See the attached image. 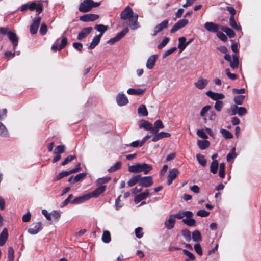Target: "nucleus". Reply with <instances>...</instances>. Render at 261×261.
<instances>
[{"label": "nucleus", "mask_w": 261, "mask_h": 261, "mask_svg": "<svg viewBox=\"0 0 261 261\" xmlns=\"http://www.w3.org/2000/svg\"><path fill=\"white\" fill-rule=\"evenodd\" d=\"M152 169V166L146 163H137L128 167V171L132 173L143 172L147 174Z\"/></svg>", "instance_id": "nucleus-1"}, {"label": "nucleus", "mask_w": 261, "mask_h": 261, "mask_svg": "<svg viewBox=\"0 0 261 261\" xmlns=\"http://www.w3.org/2000/svg\"><path fill=\"white\" fill-rule=\"evenodd\" d=\"M99 5V2H94L93 0H84L80 4L79 10L81 12L86 13L90 11L92 8L97 7Z\"/></svg>", "instance_id": "nucleus-2"}, {"label": "nucleus", "mask_w": 261, "mask_h": 261, "mask_svg": "<svg viewBox=\"0 0 261 261\" xmlns=\"http://www.w3.org/2000/svg\"><path fill=\"white\" fill-rule=\"evenodd\" d=\"M129 31L127 27L125 28L122 31L119 32L116 36L110 39L107 41V43L113 44L116 42L120 40L123 36H124Z\"/></svg>", "instance_id": "nucleus-3"}, {"label": "nucleus", "mask_w": 261, "mask_h": 261, "mask_svg": "<svg viewBox=\"0 0 261 261\" xmlns=\"http://www.w3.org/2000/svg\"><path fill=\"white\" fill-rule=\"evenodd\" d=\"M42 229V224L41 222L33 223L28 229V232L32 235L38 233Z\"/></svg>", "instance_id": "nucleus-4"}, {"label": "nucleus", "mask_w": 261, "mask_h": 261, "mask_svg": "<svg viewBox=\"0 0 261 261\" xmlns=\"http://www.w3.org/2000/svg\"><path fill=\"white\" fill-rule=\"evenodd\" d=\"M138 15L137 13H135L134 15L128 18L129 26L133 30H135L140 27L138 22Z\"/></svg>", "instance_id": "nucleus-5"}, {"label": "nucleus", "mask_w": 261, "mask_h": 261, "mask_svg": "<svg viewBox=\"0 0 261 261\" xmlns=\"http://www.w3.org/2000/svg\"><path fill=\"white\" fill-rule=\"evenodd\" d=\"M188 23V20L186 19H182L179 20L176 22L170 30L171 33H174L177 31L178 30L182 28Z\"/></svg>", "instance_id": "nucleus-6"}, {"label": "nucleus", "mask_w": 261, "mask_h": 261, "mask_svg": "<svg viewBox=\"0 0 261 261\" xmlns=\"http://www.w3.org/2000/svg\"><path fill=\"white\" fill-rule=\"evenodd\" d=\"M168 20H165L156 25L154 28L153 33L152 35L155 36L157 35L158 33L161 32L163 29L167 28L168 25Z\"/></svg>", "instance_id": "nucleus-7"}, {"label": "nucleus", "mask_w": 261, "mask_h": 261, "mask_svg": "<svg viewBox=\"0 0 261 261\" xmlns=\"http://www.w3.org/2000/svg\"><path fill=\"white\" fill-rule=\"evenodd\" d=\"M153 179L151 176L142 177L139 186L145 188L149 187L153 185Z\"/></svg>", "instance_id": "nucleus-8"}, {"label": "nucleus", "mask_w": 261, "mask_h": 261, "mask_svg": "<svg viewBox=\"0 0 261 261\" xmlns=\"http://www.w3.org/2000/svg\"><path fill=\"white\" fill-rule=\"evenodd\" d=\"M41 21V18L40 17L34 18L33 22L30 25V33L34 35L35 34L38 29L39 25Z\"/></svg>", "instance_id": "nucleus-9"}, {"label": "nucleus", "mask_w": 261, "mask_h": 261, "mask_svg": "<svg viewBox=\"0 0 261 261\" xmlns=\"http://www.w3.org/2000/svg\"><path fill=\"white\" fill-rule=\"evenodd\" d=\"M132 9L129 6H127L120 14V18L123 20H126L134 15Z\"/></svg>", "instance_id": "nucleus-10"}, {"label": "nucleus", "mask_w": 261, "mask_h": 261, "mask_svg": "<svg viewBox=\"0 0 261 261\" xmlns=\"http://www.w3.org/2000/svg\"><path fill=\"white\" fill-rule=\"evenodd\" d=\"M99 18V15L94 14H87L80 17V20L83 22L93 21Z\"/></svg>", "instance_id": "nucleus-11"}, {"label": "nucleus", "mask_w": 261, "mask_h": 261, "mask_svg": "<svg viewBox=\"0 0 261 261\" xmlns=\"http://www.w3.org/2000/svg\"><path fill=\"white\" fill-rule=\"evenodd\" d=\"M90 199H91V198L88 193L74 198L71 201V203L79 204L88 200Z\"/></svg>", "instance_id": "nucleus-12"}, {"label": "nucleus", "mask_w": 261, "mask_h": 261, "mask_svg": "<svg viewBox=\"0 0 261 261\" xmlns=\"http://www.w3.org/2000/svg\"><path fill=\"white\" fill-rule=\"evenodd\" d=\"M208 83L207 79L202 77L198 79L197 81L194 83V86L198 89L201 90L205 88Z\"/></svg>", "instance_id": "nucleus-13"}, {"label": "nucleus", "mask_w": 261, "mask_h": 261, "mask_svg": "<svg viewBox=\"0 0 261 261\" xmlns=\"http://www.w3.org/2000/svg\"><path fill=\"white\" fill-rule=\"evenodd\" d=\"M204 26L207 31L213 33H217L220 29L217 24L212 22H206L204 23Z\"/></svg>", "instance_id": "nucleus-14"}, {"label": "nucleus", "mask_w": 261, "mask_h": 261, "mask_svg": "<svg viewBox=\"0 0 261 261\" xmlns=\"http://www.w3.org/2000/svg\"><path fill=\"white\" fill-rule=\"evenodd\" d=\"M206 95L210 97L211 99L216 101H219L220 99H223L225 98V96L222 93H215L212 91H207Z\"/></svg>", "instance_id": "nucleus-15"}, {"label": "nucleus", "mask_w": 261, "mask_h": 261, "mask_svg": "<svg viewBox=\"0 0 261 261\" xmlns=\"http://www.w3.org/2000/svg\"><path fill=\"white\" fill-rule=\"evenodd\" d=\"M116 101L119 106H123L128 103V100L124 94L120 93L116 97Z\"/></svg>", "instance_id": "nucleus-16"}, {"label": "nucleus", "mask_w": 261, "mask_h": 261, "mask_svg": "<svg viewBox=\"0 0 261 261\" xmlns=\"http://www.w3.org/2000/svg\"><path fill=\"white\" fill-rule=\"evenodd\" d=\"M93 30V28L91 27L84 28L79 33L77 38L79 40H81L85 38L87 35L90 34Z\"/></svg>", "instance_id": "nucleus-17"}, {"label": "nucleus", "mask_w": 261, "mask_h": 261, "mask_svg": "<svg viewBox=\"0 0 261 261\" xmlns=\"http://www.w3.org/2000/svg\"><path fill=\"white\" fill-rule=\"evenodd\" d=\"M106 189V186H101L96 188L93 191L89 193L90 198H96L98 197L101 194L103 193Z\"/></svg>", "instance_id": "nucleus-18"}, {"label": "nucleus", "mask_w": 261, "mask_h": 261, "mask_svg": "<svg viewBox=\"0 0 261 261\" xmlns=\"http://www.w3.org/2000/svg\"><path fill=\"white\" fill-rule=\"evenodd\" d=\"M158 57V55L150 56L147 60L146 67L148 69H152L155 64L156 59Z\"/></svg>", "instance_id": "nucleus-19"}, {"label": "nucleus", "mask_w": 261, "mask_h": 261, "mask_svg": "<svg viewBox=\"0 0 261 261\" xmlns=\"http://www.w3.org/2000/svg\"><path fill=\"white\" fill-rule=\"evenodd\" d=\"M150 194L148 190H145L144 192L137 195L134 198L135 203H138L142 200L145 199Z\"/></svg>", "instance_id": "nucleus-20"}, {"label": "nucleus", "mask_w": 261, "mask_h": 261, "mask_svg": "<svg viewBox=\"0 0 261 261\" xmlns=\"http://www.w3.org/2000/svg\"><path fill=\"white\" fill-rule=\"evenodd\" d=\"M153 134L154 135L152 139L153 142H156L162 138H168L171 136L170 133L165 132H161L160 133L158 132L156 134Z\"/></svg>", "instance_id": "nucleus-21"}, {"label": "nucleus", "mask_w": 261, "mask_h": 261, "mask_svg": "<svg viewBox=\"0 0 261 261\" xmlns=\"http://www.w3.org/2000/svg\"><path fill=\"white\" fill-rule=\"evenodd\" d=\"M173 215H174V218L176 219L177 218L178 219H181L184 218V217H186L188 218L189 217H193V213L189 211H182V212H179L176 214H172Z\"/></svg>", "instance_id": "nucleus-22"}, {"label": "nucleus", "mask_w": 261, "mask_h": 261, "mask_svg": "<svg viewBox=\"0 0 261 261\" xmlns=\"http://www.w3.org/2000/svg\"><path fill=\"white\" fill-rule=\"evenodd\" d=\"M175 222L176 219L174 218V215L172 214L169 216L168 220L165 222V226L167 229L170 230L174 227Z\"/></svg>", "instance_id": "nucleus-23"}, {"label": "nucleus", "mask_w": 261, "mask_h": 261, "mask_svg": "<svg viewBox=\"0 0 261 261\" xmlns=\"http://www.w3.org/2000/svg\"><path fill=\"white\" fill-rule=\"evenodd\" d=\"M179 171L176 168H173L169 171L168 185H170L172 184L173 180L175 179L178 174Z\"/></svg>", "instance_id": "nucleus-24"}, {"label": "nucleus", "mask_w": 261, "mask_h": 261, "mask_svg": "<svg viewBox=\"0 0 261 261\" xmlns=\"http://www.w3.org/2000/svg\"><path fill=\"white\" fill-rule=\"evenodd\" d=\"M7 35L9 40L13 44V49H15L18 44V37L16 34L13 32L8 31Z\"/></svg>", "instance_id": "nucleus-25"}, {"label": "nucleus", "mask_w": 261, "mask_h": 261, "mask_svg": "<svg viewBox=\"0 0 261 261\" xmlns=\"http://www.w3.org/2000/svg\"><path fill=\"white\" fill-rule=\"evenodd\" d=\"M139 128H143L145 130H149L152 133V124L146 120H141L139 124Z\"/></svg>", "instance_id": "nucleus-26"}, {"label": "nucleus", "mask_w": 261, "mask_h": 261, "mask_svg": "<svg viewBox=\"0 0 261 261\" xmlns=\"http://www.w3.org/2000/svg\"><path fill=\"white\" fill-rule=\"evenodd\" d=\"M164 125L160 120H158L154 123V126L152 125V134H156L160 129H163Z\"/></svg>", "instance_id": "nucleus-27"}, {"label": "nucleus", "mask_w": 261, "mask_h": 261, "mask_svg": "<svg viewBox=\"0 0 261 261\" xmlns=\"http://www.w3.org/2000/svg\"><path fill=\"white\" fill-rule=\"evenodd\" d=\"M8 237V233L7 229L5 228L3 230L0 234V246H3L7 241Z\"/></svg>", "instance_id": "nucleus-28"}, {"label": "nucleus", "mask_w": 261, "mask_h": 261, "mask_svg": "<svg viewBox=\"0 0 261 261\" xmlns=\"http://www.w3.org/2000/svg\"><path fill=\"white\" fill-rule=\"evenodd\" d=\"M141 179V175L140 174L133 176L128 181V185L129 187H133L137 183L140 181Z\"/></svg>", "instance_id": "nucleus-29"}, {"label": "nucleus", "mask_w": 261, "mask_h": 261, "mask_svg": "<svg viewBox=\"0 0 261 261\" xmlns=\"http://www.w3.org/2000/svg\"><path fill=\"white\" fill-rule=\"evenodd\" d=\"M186 38L185 37H181L178 39V48L180 51H183L187 47Z\"/></svg>", "instance_id": "nucleus-30"}, {"label": "nucleus", "mask_w": 261, "mask_h": 261, "mask_svg": "<svg viewBox=\"0 0 261 261\" xmlns=\"http://www.w3.org/2000/svg\"><path fill=\"white\" fill-rule=\"evenodd\" d=\"M101 38V35H98L95 36L92 42H91L89 46V48L90 49H93L95 48L99 43L100 40Z\"/></svg>", "instance_id": "nucleus-31"}, {"label": "nucleus", "mask_w": 261, "mask_h": 261, "mask_svg": "<svg viewBox=\"0 0 261 261\" xmlns=\"http://www.w3.org/2000/svg\"><path fill=\"white\" fill-rule=\"evenodd\" d=\"M232 59L229 62L230 66L233 69H237L239 66V58L236 55H232Z\"/></svg>", "instance_id": "nucleus-32"}, {"label": "nucleus", "mask_w": 261, "mask_h": 261, "mask_svg": "<svg viewBox=\"0 0 261 261\" xmlns=\"http://www.w3.org/2000/svg\"><path fill=\"white\" fill-rule=\"evenodd\" d=\"M210 145L208 141L204 140H198L197 145L200 149L204 150L207 148Z\"/></svg>", "instance_id": "nucleus-33"}, {"label": "nucleus", "mask_w": 261, "mask_h": 261, "mask_svg": "<svg viewBox=\"0 0 261 261\" xmlns=\"http://www.w3.org/2000/svg\"><path fill=\"white\" fill-rule=\"evenodd\" d=\"M138 114L139 115L142 116H146L148 115V111L144 105L142 104L138 108Z\"/></svg>", "instance_id": "nucleus-34"}, {"label": "nucleus", "mask_w": 261, "mask_h": 261, "mask_svg": "<svg viewBox=\"0 0 261 261\" xmlns=\"http://www.w3.org/2000/svg\"><path fill=\"white\" fill-rule=\"evenodd\" d=\"M144 92V90L141 89L129 88L127 91V93L129 95H139L143 94Z\"/></svg>", "instance_id": "nucleus-35"}, {"label": "nucleus", "mask_w": 261, "mask_h": 261, "mask_svg": "<svg viewBox=\"0 0 261 261\" xmlns=\"http://www.w3.org/2000/svg\"><path fill=\"white\" fill-rule=\"evenodd\" d=\"M101 240L105 243H108L111 241V235L109 231L103 230Z\"/></svg>", "instance_id": "nucleus-36"}, {"label": "nucleus", "mask_w": 261, "mask_h": 261, "mask_svg": "<svg viewBox=\"0 0 261 261\" xmlns=\"http://www.w3.org/2000/svg\"><path fill=\"white\" fill-rule=\"evenodd\" d=\"M182 221L188 226H194L196 224V221L192 217H186V218L183 219Z\"/></svg>", "instance_id": "nucleus-37"}, {"label": "nucleus", "mask_w": 261, "mask_h": 261, "mask_svg": "<svg viewBox=\"0 0 261 261\" xmlns=\"http://www.w3.org/2000/svg\"><path fill=\"white\" fill-rule=\"evenodd\" d=\"M221 29L223 31L225 32L230 38H232L235 36V32L230 28L227 27H222Z\"/></svg>", "instance_id": "nucleus-38"}, {"label": "nucleus", "mask_w": 261, "mask_h": 261, "mask_svg": "<svg viewBox=\"0 0 261 261\" xmlns=\"http://www.w3.org/2000/svg\"><path fill=\"white\" fill-rule=\"evenodd\" d=\"M94 28L95 30L100 33L99 35H101V37L103 34L108 30V26L104 25L103 24H98L96 25Z\"/></svg>", "instance_id": "nucleus-39"}, {"label": "nucleus", "mask_w": 261, "mask_h": 261, "mask_svg": "<svg viewBox=\"0 0 261 261\" xmlns=\"http://www.w3.org/2000/svg\"><path fill=\"white\" fill-rule=\"evenodd\" d=\"M218 166L219 164L217 160L213 161L210 166L211 172L213 174H216L218 171Z\"/></svg>", "instance_id": "nucleus-40"}, {"label": "nucleus", "mask_w": 261, "mask_h": 261, "mask_svg": "<svg viewBox=\"0 0 261 261\" xmlns=\"http://www.w3.org/2000/svg\"><path fill=\"white\" fill-rule=\"evenodd\" d=\"M237 156V154L236 152V148L233 147L230 152L227 155L226 160L229 162L231 160H233Z\"/></svg>", "instance_id": "nucleus-41"}, {"label": "nucleus", "mask_w": 261, "mask_h": 261, "mask_svg": "<svg viewBox=\"0 0 261 261\" xmlns=\"http://www.w3.org/2000/svg\"><path fill=\"white\" fill-rule=\"evenodd\" d=\"M220 132L223 137L225 139H231L233 137L232 134L227 129L221 128Z\"/></svg>", "instance_id": "nucleus-42"}, {"label": "nucleus", "mask_w": 261, "mask_h": 261, "mask_svg": "<svg viewBox=\"0 0 261 261\" xmlns=\"http://www.w3.org/2000/svg\"><path fill=\"white\" fill-rule=\"evenodd\" d=\"M192 239L195 242L200 241L202 239L201 235L200 232L197 230L194 231L192 232Z\"/></svg>", "instance_id": "nucleus-43"}, {"label": "nucleus", "mask_w": 261, "mask_h": 261, "mask_svg": "<svg viewBox=\"0 0 261 261\" xmlns=\"http://www.w3.org/2000/svg\"><path fill=\"white\" fill-rule=\"evenodd\" d=\"M0 136L3 137H7L9 136L7 129L2 122H0Z\"/></svg>", "instance_id": "nucleus-44"}, {"label": "nucleus", "mask_w": 261, "mask_h": 261, "mask_svg": "<svg viewBox=\"0 0 261 261\" xmlns=\"http://www.w3.org/2000/svg\"><path fill=\"white\" fill-rule=\"evenodd\" d=\"M196 159L199 163L202 166H205L206 164V160L204 158V156L201 154H198L196 155Z\"/></svg>", "instance_id": "nucleus-45"}, {"label": "nucleus", "mask_w": 261, "mask_h": 261, "mask_svg": "<svg viewBox=\"0 0 261 261\" xmlns=\"http://www.w3.org/2000/svg\"><path fill=\"white\" fill-rule=\"evenodd\" d=\"M229 23L230 25L235 29L237 31H240L241 28L240 25H238L236 22L235 21L234 18L233 16H230L229 18Z\"/></svg>", "instance_id": "nucleus-46"}, {"label": "nucleus", "mask_w": 261, "mask_h": 261, "mask_svg": "<svg viewBox=\"0 0 261 261\" xmlns=\"http://www.w3.org/2000/svg\"><path fill=\"white\" fill-rule=\"evenodd\" d=\"M122 163L120 161L117 162L114 166H111L108 170L109 172H113L121 167Z\"/></svg>", "instance_id": "nucleus-47"}, {"label": "nucleus", "mask_w": 261, "mask_h": 261, "mask_svg": "<svg viewBox=\"0 0 261 261\" xmlns=\"http://www.w3.org/2000/svg\"><path fill=\"white\" fill-rule=\"evenodd\" d=\"M235 109L237 110V114L240 116H243L247 113V110L244 107H238L235 106Z\"/></svg>", "instance_id": "nucleus-48"}, {"label": "nucleus", "mask_w": 261, "mask_h": 261, "mask_svg": "<svg viewBox=\"0 0 261 261\" xmlns=\"http://www.w3.org/2000/svg\"><path fill=\"white\" fill-rule=\"evenodd\" d=\"M8 261H13L14 258V251L12 247H9L8 249Z\"/></svg>", "instance_id": "nucleus-49"}, {"label": "nucleus", "mask_w": 261, "mask_h": 261, "mask_svg": "<svg viewBox=\"0 0 261 261\" xmlns=\"http://www.w3.org/2000/svg\"><path fill=\"white\" fill-rule=\"evenodd\" d=\"M170 38L169 37H165L162 42L158 45L157 48L159 49H162L169 42Z\"/></svg>", "instance_id": "nucleus-50"}, {"label": "nucleus", "mask_w": 261, "mask_h": 261, "mask_svg": "<svg viewBox=\"0 0 261 261\" xmlns=\"http://www.w3.org/2000/svg\"><path fill=\"white\" fill-rule=\"evenodd\" d=\"M245 97L244 95L236 96L234 98V101L236 104L241 105L243 104Z\"/></svg>", "instance_id": "nucleus-51"}, {"label": "nucleus", "mask_w": 261, "mask_h": 261, "mask_svg": "<svg viewBox=\"0 0 261 261\" xmlns=\"http://www.w3.org/2000/svg\"><path fill=\"white\" fill-rule=\"evenodd\" d=\"M65 147L64 145H59L54 150L55 154H61L65 152Z\"/></svg>", "instance_id": "nucleus-52"}, {"label": "nucleus", "mask_w": 261, "mask_h": 261, "mask_svg": "<svg viewBox=\"0 0 261 261\" xmlns=\"http://www.w3.org/2000/svg\"><path fill=\"white\" fill-rule=\"evenodd\" d=\"M181 233L187 241L189 242L191 240V232L189 230L184 229L182 230Z\"/></svg>", "instance_id": "nucleus-53"}, {"label": "nucleus", "mask_w": 261, "mask_h": 261, "mask_svg": "<svg viewBox=\"0 0 261 261\" xmlns=\"http://www.w3.org/2000/svg\"><path fill=\"white\" fill-rule=\"evenodd\" d=\"M111 179L110 177H104L98 178L96 182L98 185H102L108 182Z\"/></svg>", "instance_id": "nucleus-54"}, {"label": "nucleus", "mask_w": 261, "mask_h": 261, "mask_svg": "<svg viewBox=\"0 0 261 261\" xmlns=\"http://www.w3.org/2000/svg\"><path fill=\"white\" fill-rule=\"evenodd\" d=\"M75 158H76V156L75 155H68L63 161V162L62 163V165H63V166L66 165V164H68L69 163H70V162L73 161Z\"/></svg>", "instance_id": "nucleus-55"}, {"label": "nucleus", "mask_w": 261, "mask_h": 261, "mask_svg": "<svg viewBox=\"0 0 261 261\" xmlns=\"http://www.w3.org/2000/svg\"><path fill=\"white\" fill-rule=\"evenodd\" d=\"M121 197V195L119 196L118 197V198L115 200V208L117 210H119L123 205V203L120 200Z\"/></svg>", "instance_id": "nucleus-56"}, {"label": "nucleus", "mask_w": 261, "mask_h": 261, "mask_svg": "<svg viewBox=\"0 0 261 261\" xmlns=\"http://www.w3.org/2000/svg\"><path fill=\"white\" fill-rule=\"evenodd\" d=\"M135 235L137 238L140 239L143 237L144 233L143 232V229L141 227H137L135 230Z\"/></svg>", "instance_id": "nucleus-57"}, {"label": "nucleus", "mask_w": 261, "mask_h": 261, "mask_svg": "<svg viewBox=\"0 0 261 261\" xmlns=\"http://www.w3.org/2000/svg\"><path fill=\"white\" fill-rule=\"evenodd\" d=\"M73 197V195L72 194H70L68 198H66L64 201H63L61 204H60V207H63L64 206H65L66 205H67L69 203H71V201L70 200Z\"/></svg>", "instance_id": "nucleus-58"}, {"label": "nucleus", "mask_w": 261, "mask_h": 261, "mask_svg": "<svg viewBox=\"0 0 261 261\" xmlns=\"http://www.w3.org/2000/svg\"><path fill=\"white\" fill-rule=\"evenodd\" d=\"M223 107V102L222 101H217L215 102L214 108L216 111L220 112L222 110Z\"/></svg>", "instance_id": "nucleus-59"}, {"label": "nucleus", "mask_w": 261, "mask_h": 261, "mask_svg": "<svg viewBox=\"0 0 261 261\" xmlns=\"http://www.w3.org/2000/svg\"><path fill=\"white\" fill-rule=\"evenodd\" d=\"M86 176V174L84 173H79L76 176H74V181H73V184H74L81 179L84 178Z\"/></svg>", "instance_id": "nucleus-60"}, {"label": "nucleus", "mask_w": 261, "mask_h": 261, "mask_svg": "<svg viewBox=\"0 0 261 261\" xmlns=\"http://www.w3.org/2000/svg\"><path fill=\"white\" fill-rule=\"evenodd\" d=\"M211 106L209 105L204 107L200 111V116L203 117L205 115V114L211 110Z\"/></svg>", "instance_id": "nucleus-61"}, {"label": "nucleus", "mask_w": 261, "mask_h": 261, "mask_svg": "<svg viewBox=\"0 0 261 261\" xmlns=\"http://www.w3.org/2000/svg\"><path fill=\"white\" fill-rule=\"evenodd\" d=\"M143 144H144L143 143L142 140H138L132 142L129 146L134 148H136L138 147L142 146Z\"/></svg>", "instance_id": "nucleus-62"}, {"label": "nucleus", "mask_w": 261, "mask_h": 261, "mask_svg": "<svg viewBox=\"0 0 261 261\" xmlns=\"http://www.w3.org/2000/svg\"><path fill=\"white\" fill-rule=\"evenodd\" d=\"M177 49V48L176 47H172L165 51V53L163 55V57L164 58L167 57L173 52H174Z\"/></svg>", "instance_id": "nucleus-63"}, {"label": "nucleus", "mask_w": 261, "mask_h": 261, "mask_svg": "<svg viewBox=\"0 0 261 261\" xmlns=\"http://www.w3.org/2000/svg\"><path fill=\"white\" fill-rule=\"evenodd\" d=\"M196 214L198 216L204 217L208 216L210 212L205 210H200L197 212Z\"/></svg>", "instance_id": "nucleus-64"}]
</instances>
